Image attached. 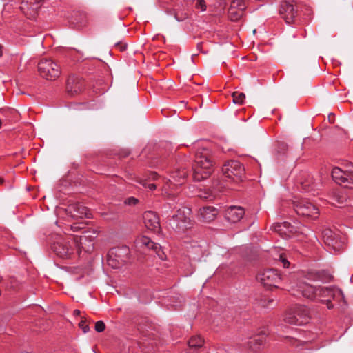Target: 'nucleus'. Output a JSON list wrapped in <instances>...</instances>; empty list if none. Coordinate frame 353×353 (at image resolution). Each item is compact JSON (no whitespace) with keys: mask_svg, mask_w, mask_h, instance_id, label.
Returning a JSON list of instances; mask_svg holds the SVG:
<instances>
[{"mask_svg":"<svg viewBox=\"0 0 353 353\" xmlns=\"http://www.w3.org/2000/svg\"><path fill=\"white\" fill-rule=\"evenodd\" d=\"M89 236L83 234L82 236H72L67 241H58L53 244L52 250L54 254L62 259H68L74 250H77L78 254L81 250L85 252H90L93 248V244L91 241H88Z\"/></svg>","mask_w":353,"mask_h":353,"instance_id":"nucleus-1","label":"nucleus"},{"mask_svg":"<svg viewBox=\"0 0 353 353\" xmlns=\"http://www.w3.org/2000/svg\"><path fill=\"white\" fill-rule=\"evenodd\" d=\"M213 171V160L210 150L205 147L197 149L193 165V179L201 181L208 179Z\"/></svg>","mask_w":353,"mask_h":353,"instance_id":"nucleus-2","label":"nucleus"},{"mask_svg":"<svg viewBox=\"0 0 353 353\" xmlns=\"http://www.w3.org/2000/svg\"><path fill=\"white\" fill-rule=\"evenodd\" d=\"M322 239L325 248L330 253H338L345 249L346 237L339 231L325 228L322 232Z\"/></svg>","mask_w":353,"mask_h":353,"instance_id":"nucleus-3","label":"nucleus"},{"mask_svg":"<svg viewBox=\"0 0 353 353\" xmlns=\"http://www.w3.org/2000/svg\"><path fill=\"white\" fill-rule=\"evenodd\" d=\"M187 176L188 171L185 168L177 169L172 173V179H169L166 181H164V178L159 176L156 174V181L164 183L163 191L165 192V194L168 196H174L175 192L173 190L182 185L185 181Z\"/></svg>","mask_w":353,"mask_h":353,"instance_id":"nucleus-4","label":"nucleus"},{"mask_svg":"<svg viewBox=\"0 0 353 353\" xmlns=\"http://www.w3.org/2000/svg\"><path fill=\"white\" fill-rule=\"evenodd\" d=\"M171 224L172 227L178 232H183L191 228L194 225L191 209L187 207L179 209L173 215Z\"/></svg>","mask_w":353,"mask_h":353,"instance_id":"nucleus-5","label":"nucleus"},{"mask_svg":"<svg viewBox=\"0 0 353 353\" xmlns=\"http://www.w3.org/2000/svg\"><path fill=\"white\" fill-rule=\"evenodd\" d=\"M310 319L308 310L303 305H296L290 308L285 314V323L294 325H302L308 323Z\"/></svg>","mask_w":353,"mask_h":353,"instance_id":"nucleus-6","label":"nucleus"},{"mask_svg":"<svg viewBox=\"0 0 353 353\" xmlns=\"http://www.w3.org/2000/svg\"><path fill=\"white\" fill-rule=\"evenodd\" d=\"M222 172L226 179L236 183L241 181L245 174V169L238 161L226 162L222 168Z\"/></svg>","mask_w":353,"mask_h":353,"instance_id":"nucleus-7","label":"nucleus"},{"mask_svg":"<svg viewBox=\"0 0 353 353\" xmlns=\"http://www.w3.org/2000/svg\"><path fill=\"white\" fill-rule=\"evenodd\" d=\"M40 74L46 79L52 80L57 78L60 73V67L50 59L43 58L38 63Z\"/></svg>","mask_w":353,"mask_h":353,"instance_id":"nucleus-8","label":"nucleus"},{"mask_svg":"<svg viewBox=\"0 0 353 353\" xmlns=\"http://www.w3.org/2000/svg\"><path fill=\"white\" fill-rule=\"evenodd\" d=\"M256 279L265 288H279L282 281L281 275L274 269L260 271Z\"/></svg>","mask_w":353,"mask_h":353,"instance_id":"nucleus-9","label":"nucleus"},{"mask_svg":"<svg viewBox=\"0 0 353 353\" xmlns=\"http://www.w3.org/2000/svg\"><path fill=\"white\" fill-rule=\"evenodd\" d=\"M128 248L127 247L113 248L108 253L107 262L112 268L117 269L127 261Z\"/></svg>","mask_w":353,"mask_h":353,"instance_id":"nucleus-10","label":"nucleus"},{"mask_svg":"<svg viewBox=\"0 0 353 353\" xmlns=\"http://www.w3.org/2000/svg\"><path fill=\"white\" fill-rule=\"evenodd\" d=\"M294 210L298 215L304 217L317 219L319 216V208L307 200H301L294 203Z\"/></svg>","mask_w":353,"mask_h":353,"instance_id":"nucleus-11","label":"nucleus"},{"mask_svg":"<svg viewBox=\"0 0 353 353\" xmlns=\"http://www.w3.org/2000/svg\"><path fill=\"white\" fill-rule=\"evenodd\" d=\"M279 14L287 23H294L298 15V6L294 1H283L279 6Z\"/></svg>","mask_w":353,"mask_h":353,"instance_id":"nucleus-12","label":"nucleus"},{"mask_svg":"<svg viewBox=\"0 0 353 353\" xmlns=\"http://www.w3.org/2000/svg\"><path fill=\"white\" fill-rule=\"evenodd\" d=\"M317 289L318 287L306 282L299 281L292 287V291L294 295L301 294L306 299L314 300L317 298Z\"/></svg>","mask_w":353,"mask_h":353,"instance_id":"nucleus-13","label":"nucleus"},{"mask_svg":"<svg viewBox=\"0 0 353 353\" xmlns=\"http://www.w3.org/2000/svg\"><path fill=\"white\" fill-rule=\"evenodd\" d=\"M332 176L336 183L349 188H352L353 172H345L336 167L332 171Z\"/></svg>","mask_w":353,"mask_h":353,"instance_id":"nucleus-14","label":"nucleus"},{"mask_svg":"<svg viewBox=\"0 0 353 353\" xmlns=\"http://www.w3.org/2000/svg\"><path fill=\"white\" fill-rule=\"evenodd\" d=\"M84 88L83 81L75 76H70L68 79L66 84L67 92L71 96L79 94Z\"/></svg>","mask_w":353,"mask_h":353,"instance_id":"nucleus-15","label":"nucleus"},{"mask_svg":"<svg viewBox=\"0 0 353 353\" xmlns=\"http://www.w3.org/2000/svg\"><path fill=\"white\" fill-rule=\"evenodd\" d=\"M42 0H30L22 3L21 10L29 19H33L37 14L38 10L41 6Z\"/></svg>","mask_w":353,"mask_h":353,"instance_id":"nucleus-16","label":"nucleus"},{"mask_svg":"<svg viewBox=\"0 0 353 353\" xmlns=\"http://www.w3.org/2000/svg\"><path fill=\"white\" fill-rule=\"evenodd\" d=\"M245 210L242 207L230 206L225 212V217L229 222L237 223L244 216Z\"/></svg>","mask_w":353,"mask_h":353,"instance_id":"nucleus-17","label":"nucleus"},{"mask_svg":"<svg viewBox=\"0 0 353 353\" xmlns=\"http://www.w3.org/2000/svg\"><path fill=\"white\" fill-rule=\"evenodd\" d=\"M69 212L74 218H83L89 216V210L80 203H74L68 207Z\"/></svg>","mask_w":353,"mask_h":353,"instance_id":"nucleus-18","label":"nucleus"},{"mask_svg":"<svg viewBox=\"0 0 353 353\" xmlns=\"http://www.w3.org/2000/svg\"><path fill=\"white\" fill-rule=\"evenodd\" d=\"M218 214L216 208L212 206L203 207L199 210V216L203 222L213 221Z\"/></svg>","mask_w":353,"mask_h":353,"instance_id":"nucleus-19","label":"nucleus"},{"mask_svg":"<svg viewBox=\"0 0 353 353\" xmlns=\"http://www.w3.org/2000/svg\"><path fill=\"white\" fill-rule=\"evenodd\" d=\"M273 229L283 237L290 236L293 231V227L288 222L276 223L274 225Z\"/></svg>","mask_w":353,"mask_h":353,"instance_id":"nucleus-20","label":"nucleus"},{"mask_svg":"<svg viewBox=\"0 0 353 353\" xmlns=\"http://www.w3.org/2000/svg\"><path fill=\"white\" fill-rule=\"evenodd\" d=\"M337 290L332 287H321L319 286L317 289V298L319 299H331L334 296L335 292ZM322 301L323 300H321Z\"/></svg>","mask_w":353,"mask_h":353,"instance_id":"nucleus-21","label":"nucleus"},{"mask_svg":"<svg viewBox=\"0 0 353 353\" xmlns=\"http://www.w3.org/2000/svg\"><path fill=\"white\" fill-rule=\"evenodd\" d=\"M136 246L137 248L152 250L154 248V243L152 239L146 236H143L137 239L135 241Z\"/></svg>","mask_w":353,"mask_h":353,"instance_id":"nucleus-22","label":"nucleus"},{"mask_svg":"<svg viewBox=\"0 0 353 353\" xmlns=\"http://www.w3.org/2000/svg\"><path fill=\"white\" fill-rule=\"evenodd\" d=\"M143 221L145 226L150 230L154 229V213L152 211L145 212L143 215Z\"/></svg>","mask_w":353,"mask_h":353,"instance_id":"nucleus-23","label":"nucleus"},{"mask_svg":"<svg viewBox=\"0 0 353 353\" xmlns=\"http://www.w3.org/2000/svg\"><path fill=\"white\" fill-rule=\"evenodd\" d=\"M299 183L301 190L304 192H310L313 190L312 179L307 174H305L303 178L300 179Z\"/></svg>","mask_w":353,"mask_h":353,"instance_id":"nucleus-24","label":"nucleus"},{"mask_svg":"<svg viewBox=\"0 0 353 353\" xmlns=\"http://www.w3.org/2000/svg\"><path fill=\"white\" fill-rule=\"evenodd\" d=\"M264 342L265 337L262 335H259L254 336L253 339H251L249 341V345L250 348H252L253 350H256L263 345Z\"/></svg>","mask_w":353,"mask_h":353,"instance_id":"nucleus-25","label":"nucleus"},{"mask_svg":"<svg viewBox=\"0 0 353 353\" xmlns=\"http://www.w3.org/2000/svg\"><path fill=\"white\" fill-rule=\"evenodd\" d=\"M204 344V340L200 336H194L188 341V346L191 349L196 350Z\"/></svg>","mask_w":353,"mask_h":353,"instance_id":"nucleus-26","label":"nucleus"},{"mask_svg":"<svg viewBox=\"0 0 353 353\" xmlns=\"http://www.w3.org/2000/svg\"><path fill=\"white\" fill-rule=\"evenodd\" d=\"M330 199L331 203L335 206L343 204L345 201V196L337 192H332Z\"/></svg>","mask_w":353,"mask_h":353,"instance_id":"nucleus-27","label":"nucleus"},{"mask_svg":"<svg viewBox=\"0 0 353 353\" xmlns=\"http://www.w3.org/2000/svg\"><path fill=\"white\" fill-rule=\"evenodd\" d=\"M243 15V12L239 10L234 7H230L228 9V17L232 21H236L240 19Z\"/></svg>","mask_w":353,"mask_h":353,"instance_id":"nucleus-28","label":"nucleus"},{"mask_svg":"<svg viewBox=\"0 0 353 353\" xmlns=\"http://www.w3.org/2000/svg\"><path fill=\"white\" fill-rule=\"evenodd\" d=\"M232 97L233 98V102L238 105H242L245 99V94L243 92H240L238 91L232 92Z\"/></svg>","mask_w":353,"mask_h":353,"instance_id":"nucleus-29","label":"nucleus"},{"mask_svg":"<svg viewBox=\"0 0 353 353\" xmlns=\"http://www.w3.org/2000/svg\"><path fill=\"white\" fill-rule=\"evenodd\" d=\"M230 7H234V9L236 8L244 12V10L246 8L245 0H233Z\"/></svg>","mask_w":353,"mask_h":353,"instance_id":"nucleus-30","label":"nucleus"},{"mask_svg":"<svg viewBox=\"0 0 353 353\" xmlns=\"http://www.w3.org/2000/svg\"><path fill=\"white\" fill-rule=\"evenodd\" d=\"M89 321L85 316H81V321L79 323V326L81 329H82L84 333H87L90 330V327L88 325Z\"/></svg>","mask_w":353,"mask_h":353,"instance_id":"nucleus-31","label":"nucleus"},{"mask_svg":"<svg viewBox=\"0 0 353 353\" xmlns=\"http://www.w3.org/2000/svg\"><path fill=\"white\" fill-rule=\"evenodd\" d=\"M71 23L73 24L77 25L79 27H82L86 25V20L85 17L80 15L79 17L75 18L74 20L71 21Z\"/></svg>","mask_w":353,"mask_h":353,"instance_id":"nucleus-32","label":"nucleus"},{"mask_svg":"<svg viewBox=\"0 0 353 353\" xmlns=\"http://www.w3.org/2000/svg\"><path fill=\"white\" fill-rule=\"evenodd\" d=\"M156 254L161 261H165L167 259V256L162 250V247L157 245V243H156Z\"/></svg>","mask_w":353,"mask_h":353,"instance_id":"nucleus-33","label":"nucleus"},{"mask_svg":"<svg viewBox=\"0 0 353 353\" xmlns=\"http://www.w3.org/2000/svg\"><path fill=\"white\" fill-rule=\"evenodd\" d=\"M198 196L206 200H212L214 197L210 192L205 190H200L199 192Z\"/></svg>","mask_w":353,"mask_h":353,"instance_id":"nucleus-34","label":"nucleus"},{"mask_svg":"<svg viewBox=\"0 0 353 353\" xmlns=\"http://www.w3.org/2000/svg\"><path fill=\"white\" fill-rule=\"evenodd\" d=\"M206 3L204 0H196L195 8L196 9H200L201 11H205L206 10Z\"/></svg>","mask_w":353,"mask_h":353,"instance_id":"nucleus-35","label":"nucleus"},{"mask_svg":"<svg viewBox=\"0 0 353 353\" xmlns=\"http://www.w3.org/2000/svg\"><path fill=\"white\" fill-rule=\"evenodd\" d=\"M95 330L98 332H103L105 328V325L102 321H99L95 323Z\"/></svg>","mask_w":353,"mask_h":353,"instance_id":"nucleus-36","label":"nucleus"},{"mask_svg":"<svg viewBox=\"0 0 353 353\" xmlns=\"http://www.w3.org/2000/svg\"><path fill=\"white\" fill-rule=\"evenodd\" d=\"M279 260L281 261L283 268H287L289 267L290 262L287 260L283 253L279 254Z\"/></svg>","mask_w":353,"mask_h":353,"instance_id":"nucleus-37","label":"nucleus"},{"mask_svg":"<svg viewBox=\"0 0 353 353\" xmlns=\"http://www.w3.org/2000/svg\"><path fill=\"white\" fill-rule=\"evenodd\" d=\"M139 203V200L134 197H130V198H128L125 201V203L126 205H137V203Z\"/></svg>","mask_w":353,"mask_h":353,"instance_id":"nucleus-38","label":"nucleus"},{"mask_svg":"<svg viewBox=\"0 0 353 353\" xmlns=\"http://www.w3.org/2000/svg\"><path fill=\"white\" fill-rule=\"evenodd\" d=\"M117 46L119 48L121 51H123L126 49V44L118 43H117Z\"/></svg>","mask_w":353,"mask_h":353,"instance_id":"nucleus-39","label":"nucleus"},{"mask_svg":"<svg viewBox=\"0 0 353 353\" xmlns=\"http://www.w3.org/2000/svg\"><path fill=\"white\" fill-rule=\"evenodd\" d=\"M325 301H326L327 308L331 309L333 307V305L331 303L330 299H325Z\"/></svg>","mask_w":353,"mask_h":353,"instance_id":"nucleus-40","label":"nucleus"},{"mask_svg":"<svg viewBox=\"0 0 353 353\" xmlns=\"http://www.w3.org/2000/svg\"><path fill=\"white\" fill-rule=\"evenodd\" d=\"M334 114H332H332L329 115V117H328V120H329V121H330V123H334Z\"/></svg>","mask_w":353,"mask_h":353,"instance_id":"nucleus-41","label":"nucleus"},{"mask_svg":"<svg viewBox=\"0 0 353 353\" xmlns=\"http://www.w3.org/2000/svg\"><path fill=\"white\" fill-rule=\"evenodd\" d=\"M73 313H74V315L79 316V315H80L81 312L79 310H74Z\"/></svg>","mask_w":353,"mask_h":353,"instance_id":"nucleus-42","label":"nucleus"},{"mask_svg":"<svg viewBox=\"0 0 353 353\" xmlns=\"http://www.w3.org/2000/svg\"><path fill=\"white\" fill-rule=\"evenodd\" d=\"M273 302H274V300H273V299H269V300H268V305H266L265 306H266V307L270 306V305H272V303H273Z\"/></svg>","mask_w":353,"mask_h":353,"instance_id":"nucleus-43","label":"nucleus"},{"mask_svg":"<svg viewBox=\"0 0 353 353\" xmlns=\"http://www.w3.org/2000/svg\"><path fill=\"white\" fill-rule=\"evenodd\" d=\"M160 38L162 39H164V37L163 36L159 35V34H156V39L159 40V39H160Z\"/></svg>","mask_w":353,"mask_h":353,"instance_id":"nucleus-44","label":"nucleus"},{"mask_svg":"<svg viewBox=\"0 0 353 353\" xmlns=\"http://www.w3.org/2000/svg\"><path fill=\"white\" fill-rule=\"evenodd\" d=\"M332 130L340 131V130H343L341 129L339 126H334V128L332 129Z\"/></svg>","mask_w":353,"mask_h":353,"instance_id":"nucleus-45","label":"nucleus"},{"mask_svg":"<svg viewBox=\"0 0 353 353\" xmlns=\"http://www.w3.org/2000/svg\"><path fill=\"white\" fill-rule=\"evenodd\" d=\"M148 187L150 190L154 189V184H148Z\"/></svg>","mask_w":353,"mask_h":353,"instance_id":"nucleus-46","label":"nucleus"},{"mask_svg":"<svg viewBox=\"0 0 353 353\" xmlns=\"http://www.w3.org/2000/svg\"><path fill=\"white\" fill-rule=\"evenodd\" d=\"M2 48H3L2 46L0 45V57L3 55Z\"/></svg>","mask_w":353,"mask_h":353,"instance_id":"nucleus-47","label":"nucleus"},{"mask_svg":"<svg viewBox=\"0 0 353 353\" xmlns=\"http://www.w3.org/2000/svg\"><path fill=\"white\" fill-rule=\"evenodd\" d=\"M4 182V179L1 177H0V184H3Z\"/></svg>","mask_w":353,"mask_h":353,"instance_id":"nucleus-48","label":"nucleus"},{"mask_svg":"<svg viewBox=\"0 0 353 353\" xmlns=\"http://www.w3.org/2000/svg\"><path fill=\"white\" fill-rule=\"evenodd\" d=\"M143 186H146V185H147V183H146V181H143Z\"/></svg>","mask_w":353,"mask_h":353,"instance_id":"nucleus-49","label":"nucleus"},{"mask_svg":"<svg viewBox=\"0 0 353 353\" xmlns=\"http://www.w3.org/2000/svg\"><path fill=\"white\" fill-rule=\"evenodd\" d=\"M1 125H2V122H1V120L0 119V128H1Z\"/></svg>","mask_w":353,"mask_h":353,"instance_id":"nucleus-50","label":"nucleus"}]
</instances>
